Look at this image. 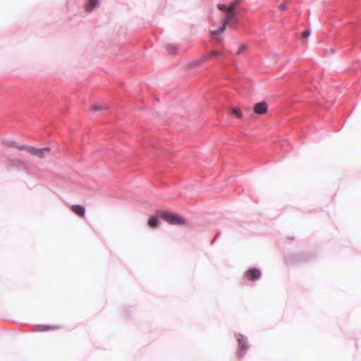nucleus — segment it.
I'll list each match as a JSON object with an SVG mask.
<instances>
[{"label": "nucleus", "instance_id": "1", "mask_svg": "<svg viewBox=\"0 0 361 361\" xmlns=\"http://www.w3.org/2000/svg\"><path fill=\"white\" fill-rule=\"evenodd\" d=\"M235 337L238 343L237 354L239 357H243L246 354L250 347L247 338L240 334H235Z\"/></svg>", "mask_w": 361, "mask_h": 361}, {"label": "nucleus", "instance_id": "2", "mask_svg": "<svg viewBox=\"0 0 361 361\" xmlns=\"http://www.w3.org/2000/svg\"><path fill=\"white\" fill-rule=\"evenodd\" d=\"M161 217L169 224L172 225H182L185 222V219L183 217L169 212H162Z\"/></svg>", "mask_w": 361, "mask_h": 361}, {"label": "nucleus", "instance_id": "3", "mask_svg": "<svg viewBox=\"0 0 361 361\" xmlns=\"http://www.w3.org/2000/svg\"><path fill=\"white\" fill-rule=\"evenodd\" d=\"M20 149H27L31 154L37 156L39 158H43L45 156V152H49V147L44 148H37L32 146L23 145L21 147H18Z\"/></svg>", "mask_w": 361, "mask_h": 361}, {"label": "nucleus", "instance_id": "4", "mask_svg": "<svg viewBox=\"0 0 361 361\" xmlns=\"http://www.w3.org/2000/svg\"><path fill=\"white\" fill-rule=\"evenodd\" d=\"M267 110V104L265 102L256 103L253 107V111L257 114H264Z\"/></svg>", "mask_w": 361, "mask_h": 361}, {"label": "nucleus", "instance_id": "5", "mask_svg": "<svg viewBox=\"0 0 361 361\" xmlns=\"http://www.w3.org/2000/svg\"><path fill=\"white\" fill-rule=\"evenodd\" d=\"M246 276L250 281L258 280L261 278V271L257 268L247 271Z\"/></svg>", "mask_w": 361, "mask_h": 361}, {"label": "nucleus", "instance_id": "6", "mask_svg": "<svg viewBox=\"0 0 361 361\" xmlns=\"http://www.w3.org/2000/svg\"><path fill=\"white\" fill-rule=\"evenodd\" d=\"M72 210L75 214L78 215L79 216H83L85 213V207L81 205H73Z\"/></svg>", "mask_w": 361, "mask_h": 361}, {"label": "nucleus", "instance_id": "7", "mask_svg": "<svg viewBox=\"0 0 361 361\" xmlns=\"http://www.w3.org/2000/svg\"><path fill=\"white\" fill-rule=\"evenodd\" d=\"M98 4V0H88L85 5V10L87 12L92 11Z\"/></svg>", "mask_w": 361, "mask_h": 361}, {"label": "nucleus", "instance_id": "8", "mask_svg": "<svg viewBox=\"0 0 361 361\" xmlns=\"http://www.w3.org/2000/svg\"><path fill=\"white\" fill-rule=\"evenodd\" d=\"M235 18V13H227L223 24H225L226 27L227 24L230 23L232 20H234Z\"/></svg>", "mask_w": 361, "mask_h": 361}, {"label": "nucleus", "instance_id": "9", "mask_svg": "<svg viewBox=\"0 0 361 361\" xmlns=\"http://www.w3.org/2000/svg\"><path fill=\"white\" fill-rule=\"evenodd\" d=\"M37 330L39 331H45L47 330L56 329L58 327L56 326H50V325H37Z\"/></svg>", "mask_w": 361, "mask_h": 361}, {"label": "nucleus", "instance_id": "10", "mask_svg": "<svg viewBox=\"0 0 361 361\" xmlns=\"http://www.w3.org/2000/svg\"><path fill=\"white\" fill-rule=\"evenodd\" d=\"M159 220L157 216H153L149 219V226L151 227H157L159 225Z\"/></svg>", "mask_w": 361, "mask_h": 361}, {"label": "nucleus", "instance_id": "11", "mask_svg": "<svg viewBox=\"0 0 361 361\" xmlns=\"http://www.w3.org/2000/svg\"><path fill=\"white\" fill-rule=\"evenodd\" d=\"M107 106H103L99 104H94L92 106V110L94 111H102L104 109H107Z\"/></svg>", "mask_w": 361, "mask_h": 361}, {"label": "nucleus", "instance_id": "12", "mask_svg": "<svg viewBox=\"0 0 361 361\" xmlns=\"http://www.w3.org/2000/svg\"><path fill=\"white\" fill-rule=\"evenodd\" d=\"M166 50L171 54H175L176 53V47L174 44H167L166 46Z\"/></svg>", "mask_w": 361, "mask_h": 361}, {"label": "nucleus", "instance_id": "13", "mask_svg": "<svg viewBox=\"0 0 361 361\" xmlns=\"http://www.w3.org/2000/svg\"><path fill=\"white\" fill-rule=\"evenodd\" d=\"M232 113L238 118H243V115L241 112V111L237 108V107H234L233 109H232Z\"/></svg>", "mask_w": 361, "mask_h": 361}, {"label": "nucleus", "instance_id": "14", "mask_svg": "<svg viewBox=\"0 0 361 361\" xmlns=\"http://www.w3.org/2000/svg\"><path fill=\"white\" fill-rule=\"evenodd\" d=\"M225 24H222L218 29L211 30L210 32L212 35H218L221 32H222L225 30Z\"/></svg>", "mask_w": 361, "mask_h": 361}, {"label": "nucleus", "instance_id": "15", "mask_svg": "<svg viewBox=\"0 0 361 361\" xmlns=\"http://www.w3.org/2000/svg\"><path fill=\"white\" fill-rule=\"evenodd\" d=\"M236 3L237 1L231 4L229 6H227V13H235V8Z\"/></svg>", "mask_w": 361, "mask_h": 361}, {"label": "nucleus", "instance_id": "16", "mask_svg": "<svg viewBox=\"0 0 361 361\" xmlns=\"http://www.w3.org/2000/svg\"><path fill=\"white\" fill-rule=\"evenodd\" d=\"M217 7H218V8L220 11L227 13V9L228 8H227V6L226 5L222 4H218Z\"/></svg>", "mask_w": 361, "mask_h": 361}, {"label": "nucleus", "instance_id": "17", "mask_svg": "<svg viewBox=\"0 0 361 361\" xmlns=\"http://www.w3.org/2000/svg\"><path fill=\"white\" fill-rule=\"evenodd\" d=\"M6 144L7 145L10 146V147H16L18 149V147H21L22 145H18L16 144L15 142L13 141H7L6 142Z\"/></svg>", "mask_w": 361, "mask_h": 361}, {"label": "nucleus", "instance_id": "18", "mask_svg": "<svg viewBox=\"0 0 361 361\" xmlns=\"http://www.w3.org/2000/svg\"><path fill=\"white\" fill-rule=\"evenodd\" d=\"M310 32H311V30H305L303 32H302V37H308L310 35Z\"/></svg>", "mask_w": 361, "mask_h": 361}, {"label": "nucleus", "instance_id": "19", "mask_svg": "<svg viewBox=\"0 0 361 361\" xmlns=\"http://www.w3.org/2000/svg\"><path fill=\"white\" fill-rule=\"evenodd\" d=\"M245 49V44H242V45L240 47V48H239V49H238V51L237 54H240V53H241V52H242Z\"/></svg>", "mask_w": 361, "mask_h": 361}, {"label": "nucleus", "instance_id": "20", "mask_svg": "<svg viewBox=\"0 0 361 361\" xmlns=\"http://www.w3.org/2000/svg\"><path fill=\"white\" fill-rule=\"evenodd\" d=\"M279 7H280L281 10H285L286 8V4H281L279 6Z\"/></svg>", "mask_w": 361, "mask_h": 361}, {"label": "nucleus", "instance_id": "21", "mask_svg": "<svg viewBox=\"0 0 361 361\" xmlns=\"http://www.w3.org/2000/svg\"><path fill=\"white\" fill-rule=\"evenodd\" d=\"M218 54H219V52H218V51H213L212 52V56H216V55H218Z\"/></svg>", "mask_w": 361, "mask_h": 361}, {"label": "nucleus", "instance_id": "22", "mask_svg": "<svg viewBox=\"0 0 361 361\" xmlns=\"http://www.w3.org/2000/svg\"><path fill=\"white\" fill-rule=\"evenodd\" d=\"M214 240V239H212V240H211V243H213Z\"/></svg>", "mask_w": 361, "mask_h": 361}]
</instances>
